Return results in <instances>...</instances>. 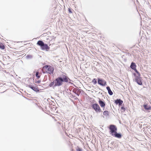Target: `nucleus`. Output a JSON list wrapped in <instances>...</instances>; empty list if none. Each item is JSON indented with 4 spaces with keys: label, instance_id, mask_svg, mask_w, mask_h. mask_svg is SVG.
Here are the masks:
<instances>
[{
    "label": "nucleus",
    "instance_id": "f257e3e1",
    "mask_svg": "<svg viewBox=\"0 0 151 151\" xmlns=\"http://www.w3.org/2000/svg\"><path fill=\"white\" fill-rule=\"evenodd\" d=\"M69 80V79L65 76L58 77L55 81L54 86H61L63 84L64 82H68Z\"/></svg>",
    "mask_w": 151,
    "mask_h": 151
},
{
    "label": "nucleus",
    "instance_id": "f03ea898",
    "mask_svg": "<svg viewBox=\"0 0 151 151\" xmlns=\"http://www.w3.org/2000/svg\"><path fill=\"white\" fill-rule=\"evenodd\" d=\"M137 74L134 73V80L137 84L139 85H142V83L141 81V78L140 77V74L137 71H136Z\"/></svg>",
    "mask_w": 151,
    "mask_h": 151
},
{
    "label": "nucleus",
    "instance_id": "7ed1b4c3",
    "mask_svg": "<svg viewBox=\"0 0 151 151\" xmlns=\"http://www.w3.org/2000/svg\"><path fill=\"white\" fill-rule=\"evenodd\" d=\"M42 70H45L46 72L51 74L53 72L54 69L50 66L46 65L43 67Z\"/></svg>",
    "mask_w": 151,
    "mask_h": 151
},
{
    "label": "nucleus",
    "instance_id": "20e7f679",
    "mask_svg": "<svg viewBox=\"0 0 151 151\" xmlns=\"http://www.w3.org/2000/svg\"><path fill=\"white\" fill-rule=\"evenodd\" d=\"M37 44L40 46L43 50H47L48 48V47L47 44H45L42 41H39Z\"/></svg>",
    "mask_w": 151,
    "mask_h": 151
},
{
    "label": "nucleus",
    "instance_id": "39448f33",
    "mask_svg": "<svg viewBox=\"0 0 151 151\" xmlns=\"http://www.w3.org/2000/svg\"><path fill=\"white\" fill-rule=\"evenodd\" d=\"M109 129L110 134L112 135H114V133L116 132L117 131V128L114 125H111L109 127Z\"/></svg>",
    "mask_w": 151,
    "mask_h": 151
},
{
    "label": "nucleus",
    "instance_id": "423d86ee",
    "mask_svg": "<svg viewBox=\"0 0 151 151\" xmlns=\"http://www.w3.org/2000/svg\"><path fill=\"white\" fill-rule=\"evenodd\" d=\"M92 107L97 112H100L101 111L99 106L97 104H93L92 105Z\"/></svg>",
    "mask_w": 151,
    "mask_h": 151
},
{
    "label": "nucleus",
    "instance_id": "0eeeda50",
    "mask_svg": "<svg viewBox=\"0 0 151 151\" xmlns=\"http://www.w3.org/2000/svg\"><path fill=\"white\" fill-rule=\"evenodd\" d=\"M98 83L99 84L102 86H104L106 85V82L103 79H98Z\"/></svg>",
    "mask_w": 151,
    "mask_h": 151
},
{
    "label": "nucleus",
    "instance_id": "6e6552de",
    "mask_svg": "<svg viewBox=\"0 0 151 151\" xmlns=\"http://www.w3.org/2000/svg\"><path fill=\"white\" fill-rule=\"evenodd\" d=\"M99 103L101 107L103 108V109H104L105 106V104L101 100H100V99H99Z\"/></svg>",
    "mask_w": 151,
    "mask_h": 151
},
{
    "label": "nucleus",
    "instance_id": "1a4fd4ad",
    "mask_svg": "<svg viewBox=\"0 0 151 151\" xmlns=\"http://www.w3.org/2000/svg\"><path fill=\"white\" fill-rule=\"evenodd\" d=\"M131 68L133 69L134 70L135 72L136 71H137L136 69V65L134 63H132L130 66Z\"/></svg>",
    "mask_w": 151,
    "mask_h": 151
},
{
    "label": "nucleus",
    "instance_id": "9d476101",
    "mask_svg": "<svg viewBox=\"0 0 151 151\" xmlns=\"http://www.w3.org/2000/svg\"><path fill=\"white\" fill-rule=\"evenodd\" d=\"M113 136L116 137H117L118 138H120L121 137V134H119L117 133L116 132L114 133V135Z\"/></svg>",
    "mask_w": 151,
    "mask_h": 151
},
{
    "label": "nucleus",
    "instance_id": "9b49d317",
    "mask_svg": "<svg viewBox=\"0 0 151 151\" xmlns=\"http://www.w3.org/2000/svg\"><path fill=\"white\" fill-rule=\"evenodd\" d=\"M143 107L146 110H150L151 109L150 106L147 104L144 105Z\"/></svg>",
    "mask_w": 151,
    "mask_h": 151
},
{
    "label": "nucleus",
    "instance_id": "f8f14e48",
    "mask_svg": "<svg viewBox=\"0 0 151 151\" xmlns=\"http://www.w3.org/2000/svg\"><path fill=\"white\" fill-rule=\"evenodd\" d=\"M106 89H107V90L108 91V92L109 93L110 95H112L113 94V92H112V91L111 90L110 88H109V86L107 87H106Z\"/></svg>",
    "mask_w": 151,
    "mask_h": 151
},
{
    "label": "nucleus",
    "instance_id": "ddd939ff",
    "mask_svg": "<svg viewBox=\"0 0 151 151\" xmlns=\"http://www.w3.org/2000/svg\"><path fill=\"white\" fill-rule=\"evenodd\" d=\"M122 103L123 101L120 99L117 100L115 101V103H116V104H119V105H121L122 104Z\"/></svg>",
    "mask_w": 151,
    "mask_h": 151
},
{
    "label": "nucleus",
    "instance_id": "4468645a",
    "mask_svg": "<svg viewBox=\"0 0 151 151\" xmlns=\"http://www.w3.org/2000/svg\"><path fill=\"white\" fill-rule=\"evenodd\" d=\"M55 84V82L54 81L53 82H51L49 84V86L50 87H52V86H54V85Z\"/></svg>",
    "mask_w": 151,
    "mask_h": 151
},
{
    "label": "nucleus",
    "instance_id": "2eb2a0df",
    "mask_svg": "<svg viewBox=\"0 0 151 151\" xmlns=\"http://www.w3.org/2000/svg\"><path fill=\"white\" fill-rule=\"evenodd\" d=\"M0 48L2 49H4V46L2 43H0Z\"/></svg>",
    "mask_w": 151,
    "mask_h": 151
},
{
    "label": "nucleus",
    "instance_id": "dca6fc26",
    "mask_svg": "<svg viewBox=\"0 0 151 151\" xmlns=\"http://www.w3.org/2000/svg\"><path fill=\"white\" fill-rule=\"evenodd\" d=\"M92 83H93L94 84H96L97 83L96 80V79L94 78L93 79L92 81Z\"/></svg>",
    "mask_w": 151,
    "mask_h": 151
},
{
    "label": "nucleus",
    "instance_id": "f3484780",
    "mask_svg": "<svg viewBox=\"0 0 151 151\" xmlns=\"http://www.w3.org/2000/svg\"><path fill=\"white\" fill-rule=\"evenodd\" d=\"M103 114L104 115L106 116L108 115V111H104L103 112Z\"/></svg>",
    "mask_w": 151,
    "mask_h": 151
},
{
    "label": "nucleus",
    "instance_id": "a211bd4d",
    "mask_svg": "<svg viewBox=\"0 0 151 151\" xmlns=\"http://www.w3.org/2000/svg\"><path fill=\"white\" fill-rule=\"evenodd\" d=\"M32 89L35 91H37V89L36 87H32Z\"/></svg>",
    "mask_w": 151,
    "mask_h": 151
},
{
    "label": "nucleus",
    "instance_id": "6ab92c4d",
    "mask_svg": "<svg viewBox=\"0 0 151 151\" xmlns=\"http://www.w3.org/2000/svg\"><path fill=\"white\" fill-rule=\"evenodd\" d=\"M38 75V72H37L36 73L35 76L37 77L38 78H39L40 77V76H39Z\"/></svg>",
    "mask_w": 151,
    "mask_h": 151
},
{
    "label": "nucleus",
    "instance_id": "aec40b11",
    "mask_svg": "<svg viewBox=\"0 0 151 151\" xmlns=\"http://www.w3.org/2000/svg\"><path fill=\"white\" fill-rule=\"evenodd\" d=\"M77 151H82V149L79 148H78L77 149Z\"/></svg>",
    "mask_w": 151,
    "mask_h": 151
},
{
    "label": "nucleus",
    "instance_id": "412c9836",
    "mask_svg": "<svg viewBox=\"0 0 151 151\" xmlns=\"http://www.w3.org/2000/svg\"><path fill=\"white\" fill-rule=\"evenodd\" d=\"M41 82V81L40 80H38V81H36L35 82V83H40Z\"/></svg>",
    "mask_w": 151,
    "mask_h": 151
},
{
    "label": "nucleus",
    "instance_id": "4be33fe9",
    "mask_svg": "<svg viewBox=\"0 0 151 151\" xmlns=\"http://www.w3.org/2000/svg\"><path fill=\"white\" fill-rule=\"evenodd\" d=\"M68 11H69V12L70 13H72V12H71V10H70V9H69Z\"/></svg>",
    "mask_w": 151,
    "mask_h": 151
},
{
    "label": "nucleus",
    "instance_id": "5701e85b",
    "mask_svg": "<svg viewBox=\"0 0 151 151\" xmlns=\"http://www.w3.org/2000/svg\"><path fill=\"white\" fill-rule=\"evenodd\" d=\"M27 57L28 58H31V56L30 55H28Z\"/></svg>",
    "mask_w": 151,
    "mask_h": 151
},
{
    "label": "nucleus",
    "instance_id": "b1692460",
    "mask_svg": "<svg viewBox=\"0 0 151 151\" xmlns=\"http://www.w3.org/2000/svg\"><path fill=\"white\" fill-rule=\"evenodd\" d=\"M29 87L31 89L32 88V87H33L32 86H29Z\"/></svg>",
    "mask_w": 151,
    "mask_h": 151
},
{
    "label": "nucleus",
    "instance_id": "393cba45",
    "mask_svg": "<svg viewBox=\"0 0 151 151\" xmlns=\"http://www.w3.org/2000/svg\"><path fill=\"white\" fill-rule=\"evenodd\" d=\"M122 109H124V108L123 107H122Z\"/></svg>",
    "mask_w": 151,
    "mask_h": 151
}]
</instances>
